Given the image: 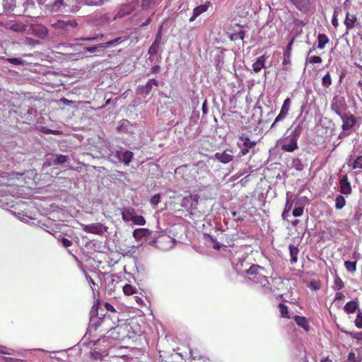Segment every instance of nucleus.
Listing matches in <instances>:
<instances>
[{
	"label": "nucleus",
	"instance_id": "1",
	"mask_svg": "<svg viewBox=\"0 0 362 362\" xmlns=\"http://www.w3.org/2000/svg\"><path fill=\"white\" fill-rule=\"evenodd\" d=\"M133 235L136 240L146 242L162 250L172 249L176 243L175 238L164 234L163 231L148 228H136L133 232Z\"/></svg>",
	"mask_w": 362,
	"mask_h": 362
},
{
	"label": "nucleus",
	"instance_id": "2",
	"mask_svg": "<svg viewBox=\"0 0 362 362\" xmlns=\"http://www.w3.org/2000/svg\"><path fill=\"white\" fill-rule=\"evenodd\" d=\"M228 236L224 233L223 228H211L209 232L202 233V240L204 244L216 250H219L221 247L233 245L228 240Z\"/></svg>",
	"mask_w": 362,
	"mask_h": 362
},
{
	"label": "nucleus",
	"instance_id": "3",
	"mask_svg": "<svg viewBox=\"0 0 362 362\" xmlns=\"http://www.w3.org/2000/svg\"><path fill=\"white\" fill-rule=\"evenodd\" d=\"M243 272H245L249 280L256 284H259L264 292L269 293L272 291V286L267 277V271L264 267L258 264H252L249 269L243 271Z\"/></svg>",
	"mask_w": 362,
	"mask_h": 362
},
{
	"label": "nucleus",
	"instance_id": "4",
	"mask_svg": "<svg viewBox=\"0 0 362 362\" xmlns=\"http://www.w3.org/2000/svg\"><path fill=\"white\" fill-rule=\"evenodd\" d=\"M49 24L54 29L62 32H68L78 25L74 19L57 20L53 18L49 20Z\"/></svg>",
	"mask_w": 362,
	"mask_h": 362
},
{
	"label": "nucleus",
	"instance_id": "5",
	"mask_svg": "<svg viewBox=\"0 0 362 362\" xmlns=\"http://www.w3.org/2000/svg\"><path fill=\"white\" fill-rule=\"evenodd\" d=\"M122 215L123 220L126 222H132L133 224L139 226H144L146 223L145 218L141 215H137L134 209H124Z\"/></svg>",
	"mask_w": 362,
	"mask_h": 362
},
{
	"label": "nucleus",
	"instance_id": "6",
	"mask_svg": "<svg viewBox=\"0 0 362 362\" xmlns=\"http://www.w3.org/2000/svg\"><path fill=\"white\" fill-rule=\"evenodd\" d=\"M90 315L89 327L95 331H96L100 325L110 321L109 317H105V315L103 318L98 317V309L95 305L93 306Z\"/></svg>",
	"mask_w": 362,
	"mask_h": 362
},
{
	"label": "nucleus",
	"instance_id": "7",
	"mask_svg": "<svg viewBox=\"0 0 362 362\" xmlns=\"http://www.w3.org/2000/svg\"><path fill=\"white\" fill-rule=\"evenodd\" d=\"M348 108L344 97L335 95L333 97L331 103V110L337 115H341Z\"/></svg>",
	"mask_w": 362,
	"mask_h": 362
},
{
	"label": "nucleus",
	"instance_id": "8",
	"mask_svg": "<svg viewBox=\"0 0 362 362\" xmlns=\"http://www.w3.org/2000/svg\"><path fill=\"white\" fill-rule=\"evenodd\" d=\"M291 99L290 98H286L283 102V105L281 107L280 112L276 116V117L274 119V122L271 125V129L274 128L279 122L282 121L288 116L291 108Z\"/></svg>",
	"mask_w": 362,
	"mask_h": 362
},
{
	"label": "nucleus",
	"instance_id": "9",
	"mask_svg": "<svg viewBox=\"0 0 362 362\" xmlns=\"http://www.w3.org/2000/svg\"><path fill=\"white\" fill-rule=\"evenodd\" d=\"M341 117L343 124L341 125V129L344 131H349L352 129L357 122V118L351 113H343L339 115Z\"/></svg>",
	"mask_w": 362,
	"mask_h": 362
},
{
	"label": "nucleus",
	"instance_id": "10",
	"mask_svg": "<svg viewBox=\"0 0 362 362\" xmlns=\"http://www.w3.org/2000/svg\"><path fill=\"white\" fill-rule=\"evenodd\" d=\"M136 5L137 4L134 2L122 4L117 13L115 18H122L127 15L131 14L136 9Z\"/></svg>",
	"mask_w": 362,
	"mask_h": 362
},
{
	"label": "nucleus",
	"instance_id": "11",
	"mask_svg": "<svg viewBox=\"0 0 362 362\" xmlns=\"http://www.w3.org/2000/svg\"><path fill=\"white\" fill-rule=\"evenodd\" d=\"M214 157L222 163H228L233 159V151L231 149L227 148L222 152H216L214 155Z\"/></svg>",
	"mask_w": 362,
	"mask_h": 362
},
{
	"label": "nucleus",
	"instance_id": "12",
	"mask_svg": "<svg viewBox=\"0 0 362 362\" xmlns=\"http://www.w3.org/2000/svg\"><path fill=\"white\" fill-rule=\"evenodd\" d=\"M340 192L345 195H349L352 192L351 184L346 174L344 175L339 181Z\"/></svg>",
	"mask_w": 362,
	"mask_h": 362
},
{
	"label": "nucleus",
	"instance_id": "13",
	"mask_svg": "<svg viewBox=\"0 0 362 362\" xmlns=\"http://www.w3.org/2000/svg\"><path fill=\"white\" fill-rule=\"evenodd\" d=\"M235 27L238 29H233V32L229 34V39L231 41H236L238 40H243L245 37V32L243 30V26L236 24ZM243 45H244V41H243Z\"/></svg>",
	"mask_w": 362,
	"mask_h": 362
},
{
	"label": "nucleus",
	"instance_id": "14",
	"mask_svg": "<svg viewBox=\"0 0 362 362\" xmlns=\"http://www.w3.org/2000/svg\"><path fill=\"white\" fill-rule=\"evenodd\" d=\"M288 143L284 144L281 146V150L284 152H293L295 150L298 149V139L293 138L291 136H288Z\"/></svg>",
	"mask_w": 362,
	"mask_h": 362
},
{
	"label": "nucleus",
	"instance_id": "15",
	"mask_svg": "<svg viewBox=\"0 0 362 362\" xmlns=\"http://www.w3.org/2000/svg\"><path fill=\"white\" fill-rule=\"evenodd\" d=\"M297 9L300 11H307L311 5V0H290Z\"/></svg>",
	"mask_w": 362,
	"mask_h": 362
},
{
	"label": "nucleus",
	"instance_id": "16",
	"mask_svg": "<svg viewBox=\"0 0 362 362\" xmlns=\"http://www.w3.org/2000/svg\"><path fill=\"white\" fill-rule=\"evenodd\" d=\"M356 21L357 18L355 14L351 15L349 12H346L344 22L346 30V33H348L350 30L354 28Z\"/></svg>",
	"mask_w": 362,
	"mask_h": 362
},
{
	"label": "nucleus",
	"instance_id": "17",
	"mask_svg": "<svg viewBox=\"0 0 362 362\" xmlns=\"http://www.w3.org/2000/svg\"><path fill=\"white\" fill-rule=\"evenodd\" d=\"M158 87V82L154 79H150L145 86H142L141 88H139V93L144 94L145 95H148L152 90L153 87Z\"/></svg>",
	"mask_w": 362,
	"mask_h": 362
},
{
	"label": "nucleus",
	"instance_id": "18",
	"mask_svg": "<svg viewBox=\"0 0 362 362\" xmlns=\"http://www.w3.org/2000/svg\"><path fill=\"white\" fill-rule=\"evenodd\" d=\"M294 42V38H292L291 40L288 42L286 48L284 52V59L282 62L283 65H288L291 64V55L292 50V45Z\"/></svg>",
	"mask_w": 362,
	"mask_h": 362
},
{
	"label": "nucleus",
	"instance_id": "19",
	"mask_svg": "<svg viewBox=\"0 0 362 362\" xmlns=\"http://www.w3.org/2000/svg\"><path fill=\"white\" fill-rule=\"evenodd\" d=\"M267 58V57L263 54L257 59L255 62H254L252 64V69L255 72L258 73L262 68L265 66V62Z\"/></svg>",
	"mask_w": 362,
	"mask_h": 362
},
{
	"label": "nucleus",
	"instance_id": "20",
	"mask_svg": "<svg viewBox=\"0 0 362 362\" xmlns=\"http://www.w3.org/2000/svg\"><path fill=\"white\" fill-rule=\"evenodd\" d=\"M293 320L296 322V325L298 327L303 328L305 331H308L310 329L309 322L305 317L295 315L293 317Z\"/></svg>",
	"mask_w": 362,
	"mask_h": 362
},
{
	"label": "nucleus",
	"instance_id": "21",
	"mask_svg": "<svg viewBox=\"0 0 362 362\" xmlns=\"http://www.w3.org/2000/svg\"><path fill=\"white\" fill-rule=\"evenodd\" d=\"M68 160V156L62 155V154H57L56 155V158H50L48 161V165H58L63 164L66 163Z\"/></svg>",
	"mask_w": 362,
	"mask_h": 362
},
{
	"label": "nucleus",
	"instance_id": "22",
	"mask_svg": "<svg viewBox=\"0 0 362 362\" xmlns=\"http://www.w3.org/2000/svg\"><path fill=\"white\" fill-rule=\"evenodd\" d=\"M64 4V0H55L54 2L47 4L46 7L50 12H57L60 11Z\"/></svg>",
	"mask_w": 362,
	"mask_h": 362
},
{
	"label": "nucleus",
	"instance_id": "23",
	"mask_svg": "<svg viewBox=\"0 0 362 362\" xmlns=\"http://www.w3.org/2000/svg\"><path fill=\"white\" fill-rule=\"evenodd\" d=\"M303 130V122H300L298 124H296L295 127H293V129H292L290 136L295 138L298 140V138L300 137V134H302Z\"/></svg>",
	"mask_w": 362,
	"mask_h": 362
},
{
	"label": "nucleus",
	"instance_id": "24",
	"mask_svg": "<svg viewBox=\"0 0 362 362\" xmlns=\"http://www.w3.org/2000/svg\"><path fill=\"white\" fill-rule=\"evenodd\" d=\"M358 305L356 300H351L346 303L344 310V311L348 313H354L356 310H358Z\"/></svg>",
	"mask_w": 362,
	"mask_h": 362
},
{
	"label": "nucleus",
	"instance_id": "25",
	"mask_svg": "<svg viewBox=\"0 0 362 362\" xmlns=\"http://www.w3.org/2000/svg\"><path fill=\"white\" fill-rule=\"evenodd\" d=\"M329 42L328 37L324 33L317 35V48L323 49L325 45Z\"/></svg>",
	"mask_w": 362,
	"mask_h": 362
},
{
	"label": "nucleus",
	"instance_id": "26",
	"mask_svg": "<svg viewBox=\"0 0 362 362\" xmlns=\"http://www.w3.org/2000/svg\"><path fill=\"white\" fill-rule=\"evenodd\" d=\"M239 139H240V140H241L243 142V146H245L247 148H252L255 147L257 143L256 141H251L250 139V138L244 134L240 135L239 136Z\"/></svg>",
	"mask_w": 362,
	"mask_h": 362
},
{
	"label": "nucleus",
	"instance_id": "27",
	"mask_svg": "<svg viewBox=\"0 0 362 362\" xmlns=\"http://www.w3.org/2000/svg\"><path fill=\"white\" fill-rule=\"evenodd\" d=\"M161 0H141V6L144 10H148L153 6L158 4Z\"/></svg>",
	"mask_w": 362,
	"mask_h": 362
},
{
	"label": "nucleus",
	"instance_id": "28",
	"mask_svg": "<svg viewBox=\"0 0 362 362\" xmlns=\"http://www.w3.org/2000/svg\"><path fill=\"white\" fill-rule=\"evenodd\" d=\"M298 248L294 245H289V253L291 256V263L295 264L298 261Z\"/></svg>",
	"mask_w": 362,
	"mask_h": 362
},
{
	"label": "nucleus",
	"instance_id": "29",
	"mask_svg": "<svg viewBox=\"0 0 362 362\" xmlns=\"http://www.w3.org/2000/svg\"><path fill=\"white\" fill-rule=\"evenodd\" d=\"M211 6L210 1H206L204 4L198 6L193 9V12L198 16L206 12Z\"/></svg>",
	"mask_w": 362,
	"mask_h": 362
},
{
	"label": "nucleus",
	"instance_id": "30",
	"mask_svg": "<svg viewBox=\"0 0 362 362\" xmlns=\"http://www.w3.org/2000/svg\"><path fill=\"white\" fill-rule=\"evenodd\" d=\"M124 40H122V37H117L112 40L108 41L107 42L99 44V47H100L102 48H107L109 47L115 46L116 45L120 44Z\"/></svg>",
	"mask_w": 362,
	"mask_h": 362
},
{
	"label": "nucleus",
	"instance_id": "31",
	"mask_svg": "<svg viewBox=\"0 0 362 362\" xmlns=\"http://www.w3.org/2000/svg\"><path fill=\"white\" fill-rule=\"evenodd\" d=\"M344 287V283L343 281L338 276H336L332 288L335 291H340Z\"/></svg>",
	"mask_w": 362,
	"mask_h": 362
},
{
	"label": "nucleus",
	"instance_id": "32",
	"mask_svg": "<svg viewBox=\"0 0 362 362\" xmlns=\"http://www.w3.org/2000/svg\"><path fill=\"white\" fill-rule=\"evenodd\" d=\"M122 329L119 327H115L110 329L107 332L108 337H111L113 339H119V332Z\"/></svg>",
	"mask_w": 362,
	"mask_h": 362
},
{
	"label": "nucleus",
	"instance_id": "33",
	"mask_svg": "<svg viewBox=\"0 0 362 362\" xmlns=\"http://www.w3.org/2000/svg\"><path fill=\"white\" fill-rule=\"evenodd\" d=\"M133 156L134 154L132 151L126 150L122 153V158L121 160H122L125 165H129L133 158Z\"/></svg>",
	"mask_w": 362,
	"mask_h": 362
},
{
	"label": "nucleus",
	"instance_id": "34",
	"mask_svg": "<svg viewBox=\"0 0 362 362\" xmlns=\"http://www.w3.org/2000/svg\"><path fill=\"white\" fill-rule=\"evenodd\" d=\"M346 204V199L342 195H337L335 199V208L341 209Z\"/></svg>",
	"mask_w": 362,
	"mask_h": 362
},
{
	"label": "nucleus",
	"instance_id": "35",
	"mask_svg": "<svg viewBox=\"0 0 362 362\" xmlns=\"http://www.w3.org/2000/svg\"><path fill=\"white\" fill-rule=\"evenodd\" d=\"M279 308L281 313V316L283 318L290 319L291 316L288 315V309L287 305L284 303L279 304Z\"/></svg>",
	"mask_w": 362,
	"mask_h": 362
},
{
	"label": "nucleus",
	"instance_id": "36",
	"mask_svg": "<svg viewBox=\"0 0 362 362\" xmlns=\"http://www.w3.org/2000/svg\"><path fill=\"white\" fill-rule=\"evenodd\" d=\"M160 42H153L152 45L150 46L148 53L151 56H153L158 54L159 49H160Z\"/></svg>",
	"mask_w": 362,
	"mask_h": 362
},
{
	"label": "nucleus",
	"instance_id": "37",
	"mask_svg": "<svg viewBox=\"0 0 362 362\" xmlns=\"http://www.w3.org/2000/svg\"><path fill=\"white\" fill-rule=\"evenodd\" d=\"M0 354L6 355L20 354L19 352H16L14 349L1 345H0Z\"/></svg>",
	"mask_w": 362,
	"mask_h": 362
},
{
	"label": "nucleus",
	"instance_id": "38",
	"mask_svg": "<svg viewBox=\"0 0 362 362\" xmlns=\"http://www.w3.org/2000/svg\"><path fill=\"white\" fill-rule=\"evenodd\" d=\"M332 83V79L329 72H327L322 78V85L325 88H329Z\"/></svg>",
	"mask_w": 362,
	"mask_h": 362
},
{
	"label": "nucleus",
	"instance_id": "39",
	"mask_svg": "<svg viewBox=\"0 0 362 362\" xmlns=\"http://www.w3.org/2000/svg\"><path fill=\"white\" fill-rule=\"evenodd\" d=\"M344 266L349 272L354 273L356 270V262L345 261Z\"/></svg>",
	"mask_w": 362,
	"mask_h": 362
},
{
	"label": "nucleus",
	"instance_id": "40",
	"mask_svg": "<svg viewBox=\"0 0 362 362\" xmlns=\"http://www.w3.org/2000/svg\"><path fill=\"white\" fill-rule=\"evenodd\" d=\"M292 206H293V202L287 199L284 210L282 213V216H283L284 219L287 218V217L289 216L288 213L291 211V209H292Z\"/></svg>",
	"mask_w": 362,
	"mask_h": 362
},
{
	"label": "nucleus",
	"instance_id": "41",
	"mask_svg": "<svg viewBox=\"0 0 362 362\" xmlns=\"http://www.w3.org/2000/svg\"><path fill=\"white\" fill-rule=\"evenodd\" d=\"M345 296L342 293L337 291L334 299V303L337 308H341V305L340 303V301L343 300Z\"/></svg>",
	"mask_w": 362,
	"mask_h": 362
},
{
	"label": "nucleus",
	"instance_id": "42",
	"mask_svg": "<svg viewBox=\"0 0 362 362\" xmlns=\"http://www.w3.org/2000/svg\"><path fill=\"white\" fill-rule=\"evenodd\" d=\"M322 62V59L319 56H315V55L310 56V57L308 56V57L306 59V63H309L311 64H321Z\"/></svg>",
	"mask_w": 362,
	"mask_h": 362
},
{
	"label": "nucleus",
	"instance_id": "43",
	"mask_svg": "<svg viewBox=\"0 0 362 362\" xmlns=\"http://www.w3.org/2000/svg\"><path fill=\"white\" fill-rule=\"evenodd\" d=\"M66 59L71 60H78L83 58V54L81 52L67 53L65 54Z\"/></svg>",
	"mask_w": 362,
	"mask_h": 362
},
{
	"label": "nucleus",
	"instance_id": "44",
	"mask_svg": "<svg viewBox=\"0 0 362 362\" xmlns=\"http://www.w3.org/2000/svg\"><path fill=\"white\" fill-rule=\"evenodd\" d=\"M85 230L88 233H103L104 231H106L107 228H84Z\"/></svg>",
	"mask_w": 362,
	"mask_h": 362
},
{
	"label": "nucleus",
	"instance_id": "45",
	"mask_svg": "<svg viewBox=\"0 0 362 362\" xmlns=\"http://www.w3.org/2000/svg\"><path fill=\"white\" fill-rule=\"evenodd\" d=\"M353 169H362V156H358L352 163Z\"/></svg>",
	"mask_w": 362,
	"mask_h": 362
},
{
	"label": "nucleus",
	"instance_id": "46",
	"mask_svg": "<svg viewBox=\"0 0 362 362\" xmlns=\"http://www.w3.org/2000/svg\"><path fill=\"white\" fill-rule=\"evenodd\" d=\"M104 37L103 34H100L93 37H81L78 39H75V40H82V41H96L99 39H102Z\"/></svg>",
	"mask_w": 362,
	"mask_h": 362
},
{
	"label": "nucleus",
	"instance_id": "47",
	"mask_svg": "<svg viewBox=\"0 0 362 362\" xmlns=\"http://www.w3.org/2000/svg\"><path fill=\"white\" fill-rule=\"evenodd\" d=\"M308 287L313 291H318L321 288V284L320 281H310Z\"/></svg>",
	"mask_w": 362,
	"mask_h": 362
},
{
	"label": "nucleus",
	"instance_id": "48",
	"mask_svg": "<svg viewBox=\"0 0 362 362\" xmlns=\"http://www.w3.org/2000/svg\"><path fill=\"white\" fill-rule=\"evenodd\" d=\"M355 325L358 328L362 329V312L360 310H358L357 316L355 320Z\"/></svg>",
	"mask_w": 362,
	"mask_h": 362
},
{
	"label": "nucleus",
	"instance_id": "49",
	"mask_svg": "<svg viewBox=\"0 0 362 362\" xmlns=\"http://www.w3.org/2000/svg\"><path fill=\"white\" fill-rule=\"evenodd\" d=\"M123 291L125 295H132L135 293V288L130 284H126L123 286Z\"/></svg>",
	"mask_w": 362,
	"mask_h": 362
},
{
	"label": "nucleus",
	"instance_id": "50",
	"mask_svg": "<svg viewBox=\"0 0 362 362\" xmlns=\"http://www.w3.org/2000/svg\"><path fill=\"white\" fill-rule=\"evenodd\" d=\"M343 362H361V360L356 356L354 352L351 351L349 354L347 360Z\"/></svg>",
	"mask_w": 362,
	"mask_h": 362
},
{
	"label": "nucleus",
	"instance_id": "51",
	"mask_svg": "<svg viewBox=\"0 0 362 362\" xmlns=\"http://www.w3.org/2000/svg\"><path fill=\"white\" fill-rule=\"evenodd\" d=\"M160 201V195L159 194H156L151 197L150 199V203L153 206H156Z\"/></svg>",
	"mask_w": 362,
	"mask_h": 362
},
{
	"label": "nucleus",
	"instance_id": "52",
	"mask_svg": "<svg viewBox=\"0 0 362 362\" xmlns=\"http://www.w3.org/2000/svg\"><path fill=\"white\" fill-rule=\"evenodd\" d=\"M349 334L353 339H355L358 341H362V331L361 332H349Z\"/></svg>",
	"mask_w": 362,
	"mask_h": 362
},
{
	"label": "nucleus",
	"instance_id": "53",
	"mask_svg": "<svg viewBox=\"0 0 362 362\" xmlns=\"http://www.w3.org/2000/svg\"><path fill=\"white\" fill-rule=\"evenodd\" d=\"M6 61L14 65H21L23 64L22 59L19 58H7Z\"/></svg>",
	"mask_w": 362,
	"mask_h": 362
},
{
	"label": "nucleus",
	"instance_id": "54",
	"mask_svg": "<svg viewBox=\"0 0 362 362\" xmlns=\"http://www.w3.org/2000/svg\"><path fill=\"white\" fill-rule=\"evenodd\" d=\"M303 213V206H298L296 207L292 212L293 216L298 217L300 216Z\"/></svg>",
	"mask_w": 362,
	"mask_h": 362
},
{
	"label": "nucleus",
	"instance_id": "55",
	"mask_svg": "<svg viewBox=\"0 0 362 362\" xmlns=\"http://www.w3.org/2000/svg\"><path fill=\"white\" fill-rule=\"evenodd\" d=\"M60 242L62 244V245L64 247H68L69 246L71 245L72 243L71 240H69V239L64 238V237H62L61 239H60Z\"/></svg>",
	"mask_w": 362,
	"mask_h": 362
},
{
	"label": "nucleus",
	"instance_id": "56",
	"mask_svg": "<svg viewBox=\"0 0 362 362\" xmlns=\"http://www.w3.org/2000/svg\"><path fill=\"white\" fill-rule=\"evenodd\" d=\"M337 11L335 9L334 11L332 19V23L333 26L335 27V28H337L339 25V22H338V20L337 18Z\"/></svg>",
	"mask_w": 362,
	"mask_h": 362
},
{
	"label": "nucleus",
	"instance_id": "57",
	"mask_svg": "<svg viewBox=\"0 0 362 362\" xmlns=\"http://www.w3.org/2000/svg\"><path fill=\"white\" fill-rule=\"evenodd\" d=\"M356 66L359 69L358 74L360 76V79L358 81V86L362 87V66L356 64Z\"/></svg>",
	"mask_w": 362,
	"mask_h": 362
},
{
	"label": "nucleus",
	"instance_id": "58",
	"mask_svg": "<svg viewBox=\"0 0 362 362\" xmlns=\"http://www.w3.org/2000/svg\"><path fill=\"white\" fill-rule=\"evenodd\" d=\"M38 30L41 34L42 36H46L47 35V29L45 26L44 25H39L38 26Z\"/></svg>",
	"mask_w": 362,
	"mask_h": 362
},
{
	"label": "nucleus",
	"instance_id": "59",
	"mask_svg": "<svg viewBox=\"0 0 362 362\" xmlns=\"http://www.w3.org/2000/svg\"><path fill=\"white\" fill-rule=\"evenodd\" d=\"M160 71V66L158 65H154L151 67L149 73L147 74V76H149L151 74H157Z\"/></svg>",
	"mask_w": 362,
	"mask_h": 362
},
{
	"label": "nucleus",
	"instance_id": "60",
	"mask_svg": "<svg viewBox=\"0 0 362 362\" xmlns=\"http://www.w3.org/2000/svg\"><path fill=\"white\" fill-rule=\"evenodd\" d=\"M162 39V33H161V28H160L158 32L156 35L155 40L154 42H161Z\"/></svg>",
	"mask_w": 362,
	"mask_h": 362
},
{
	"label": "nucleus",
	"instance_id": "61",
	"mask_svg": "<svg viewBox=\"0 0 362 362\" xmlns=\"http://www.w3.org/2000/svg\"><path fill=\"white\" fill-rule=\"evenodd\" d=\"M98 47H100L99 45H98L96 46H93V47H86L84 49H85V50H86L88 52L93 53L97 50V49Z\"/></svg>",
	"mask_w": 362,
	"mask_h": 362
},
{
	"label": "nucleus",
	"instance_id": "62",
	"mask_svg": "<svg viewBox=\"0 0 362 362\" xmlns=\"http://www.w3.org/2000/svg\"><path fill=\"white\" fill-rule=\"evenodd\" d=\"M251 148H247L245 146H243V148H241L240 151V154L241 156H245L247 155L248 153H249V151Z\"/></svg>",
	"mask_w": 362,
	"mask_h": 362
},
{
	"label": "nucleus",
	"instance_id": "63",
	"mask_svg": "<svg viewBox=\"0 0 362 362\" xmlns=\"http://www.w3.org/2000/svg\"><path fill=\"white\" fill-rule=\"evenodd\" d=\"M104 305H105V309L107 311H111V312H115V311L114 307L111 304H110L108 303H105Z\"/></svg>",
	"mask_w": 362,
	"mask_h": 362
},
{
	"label": "nucleus",
	"instance_id": "64",
	"mask_svg": "<svg viewBox=\"0 0 362 362\" xmlns=\"http://www.w3.org/2000/svg\"><path fill=\"white\" fill-rule=\"evenodd\" d=\"M86 277L89 284H90L91 287L95 285V283L94 282L93 279L90 276L86 275ZM92 289L93 290V288H92Z\"/></svg>",
	"mask_w": 362,
	"mask_h": 362
}]
</instances>
